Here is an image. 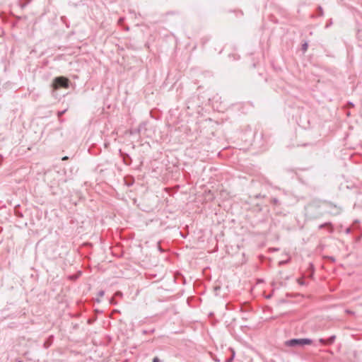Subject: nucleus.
Returning <instances> with one entry per match:
<instances>
[{
  "mask_svg": "<svg viewBox=\"0 0 362 362\" xmlns=\"http://www.w3.org/2000/svg\"><path fill=\"white\" fill-rule=\"evenodd\" d=\"M69 86V80L64 76H59L54 78L52 84L54 90H57L60 88H68Z\"/></svg>",
  "mask_w": 362,
  "mask_h": 362,
  "instance_id": "nucleus-1",
  "label": "nucleus"
},
{
  "mask_svg": "<svg viewBox=\"0 0 362 362\" xmlns=\"http://www.w3.org/2000/svg\"><path fill=\"white\" fill-rule=\"evenodd\" d=\"M312 344V340L309 339H291L286 342L287 346H305L310 345Z\"/></svg>",
  "mask_w": 362,
  "mask_h": 362,
  "instance_id": "nucleus-2",
  "label": "nucleus"
},
{
  "mask_svg": "<svg viewBox=\"0 0 362 362\" xmlns=\"http://www.w3.org/2000/svg\"><path fill=\"white\" fill-rule=\"evenodd\" d=\"M153 362H159V359L157 357H155L153 360Z\"/></svg>",
  "mask_w": 362,
  "mask_h": 362,
  "instance_id": "nucleus-3",
  "label": "nucleus"
},
{
  "mask_svg": "<svg viewBox=\"0 0 362 362\" xmlns=\"http://www.w3.org/2000/svg\"><path fill=\"white\" fill-rule=\"evenodd\" d=\"M62 160H68V157L67 156H64V158H62Z\"/></svg>",
  "mask_w": 362,
  "mask_h": 362,
  "instance_id": "nucleus-4",
  "label": "nucleus"
},
{
  "mask_svg": "<svg viewBox=\"0 0 362 362\" xmlns=\"http://www.w3.org/2000/svg\"><path fill=\"white\" fill-rule=\"evenodd\" d=\"M303 47H304V49H305V50H306V49H307V45H306V44H305V45H303Z\"/></svg>",
  "mask_w": 362,
  "mask_h": 362,
  "instance_id": "nucleus-5",
  "label": "nucleus"
}]
</instances>
